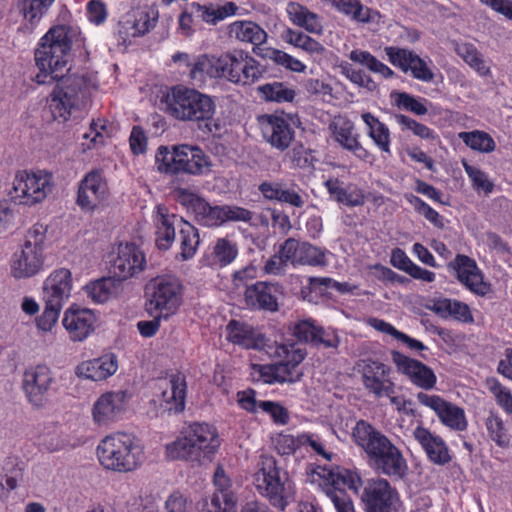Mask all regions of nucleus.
Listing matches in <instances>:
<instances>
[{
	"label": "nucleus",
	"mask_w": 512,
	"mask_h": 512,
	"mask_svg": "<svg viewBox=\"0 0 512 512\" xmlns=\"http://www.w3.org/2000/svg\"><path fill=\"white\" fill-rule=\"evenodd\" d=\"M261 125L264 139L279 151H285L295 138L290 121L283 116L265 115Z\"/></svg>",
	"instance_id": "nucleus-22"
},
{
	"label": "nucleus",
	"mask_w": 512,
	"mask_h": 512,
	"mask_svg": "<svg viewBox=\"0 0 512 512\" xmlns=\"http://www.w3.org/2000/svg\"><path fill=\"white\" fill-rule=\"evenodd\" d=\"M62 307L58 304L45 302L43 313L36 319L37 327L45 332L50 331L56 324Z\"/></svg>",
	"instance_id": "nucleus-63"
},
{
	"label": "nucleus",
	"mask_w": 512,
	"mask_h": 512,
	"mask_svg": "<svg viewBox=\"0 0 512 512\" xmlns=\"http://www.w3.org/2000/svg\"><path fill=\"white\" fill-rule=\"evenodd\" d=\"M299 265L325 266V251L309 242H301Z\"/></svg>",
	"instance_id": "nucleus-58"
},
{
	"label": "nucleus",
	"mask_w": 512,
	"mask_h": 512,
	"mask_svg": "<svg viewBox=\"0 0 512 512\" xmlns=\"http://www.w3.org/2000/svg\"><path fill=\"white\" fill-rule=\"evenodd\" d=\"M330 197L339 204L348 207L361 206L365 203V196L356 185L347 184L338 178H329L324 183Z\"/></svg>",
	"instance_id": "nucleus-34"
},
{
	"label": "nucleus",
	"mask_w": 512,
	"mask_h": 512,
	"mask_svg": "<svg viewBox=\"0 0 512 512\" xmlns=\"http://www.w3.org/2000/svg\"><path fill=\"white\" fill-rule=\"evenodd\" d=\"M413 435L431 462L437 465H445L451 461L448 447L440 436L432 434L422 426H417Z\"/></svg>",
	"instance_id": "nucleus-31"
},
{
	"label": "nucleus",
	"mask_w": 512,
	"mask_h": 512,
	"mask_svg": "<svg viewBox=\"0 0 512 512\" xmlns=\"http://www.w3.org/2000/svg\"><path fill=\"white\" fill-rule=\"evenodd\" d=\"M219 446L220 439L214 426L194 422L187 427L183 437L167 445L166 452L173 460L200 463L202 459H210Z\"/></svg>",
	"instance_id": "nucleus-5"
},
{
	"label": "nucleus",
	"mask_w": 512,
	"mask_h": 512,
	"mask_svg": "<svg viewBox=\"0 0 512 512\" xmlns=\"http://www.w3.org/2000/svg\"><path fill=\"white\" fill-rule=\"evenodd\" d=\"M352 437L366 453L368 464L375 472L393 480H403L407 476L409 468L402 451L372 424L357 421Z\"/></svg>",
	"instance_id": "nucleus-2"
},
{
	"label": "nucleus",
	"mask_w": 512,
	"mask_h": 512,
	"mask_svg": "<svg viewBox=\"0 0 512 512\" xmlns=\"http://www.w3.org/2000/svg\"><path fill=\"white\" fill-rule=\"evenodd\" d=\"M178 234L181 251L177 258L182 261L189 260L195 255L200 243L198 229L184 220Z\"/></svg>",
	"instance_id": "nucleus-43"
},
{
	"label": "nucleus",
	"mask_w": 512,
	"mask_h": 512,
	"mask_svg": "<svg viewBox=\"0 0 512 512\" xmlns=\"http://www.w3.org/2000/svg\"><path fill=\"white\" fill-rule=\"evenodd\" d=\"M458 138L470 149L481 153H491L496 148L494 139L482 130L460 132Z\"/></svg>",
	"instance_id": "nucleus-45"
},
{
	"label": "nucleus",
	"mask_w": 512,
	"mask_h": 512,
	"mask_svg": "<svg viewBox=\"0 0 512 512\" xmlns=\"http://www.w3.org/2000/svg\"><path fill=\"white\" fill-rule=\"evenodd\" d=\"M221 206H211L204 198L197 204L193 214L196 221L203 226H221Z\"/></svg>",
	"instance_id": "nucleus-50"
},
{
	"label": "nucleus",
	"mask_w": 512,
	"mask_h": 512,
	"mask_svg": "<svg viewBox=\"0 0 512 512\" xmlns=\"http://www.w3.org/2000/svg\"><path fill=\"white\" fill-rule=\"evenodd\" d=\"M221 225L226 222H249L253 218V212L235 205H221Z\"/></svg>",
	"instance_id": "nucleus-61"
},
{
	"label": "nucleus",
	"mask_w": 512,
	"mask_h": 512,
	"mask_svg": "<svg viewBox=\"0 0 512 512\" xmlns=\"http://www.w3.org/2000/svg\"><path fill=\"white\" fill-rule=\"evenodd\" d=\"M384 51L393 66L398 67L404 73L408 72V66L414 54L413 51L394 46L386 47Z\"/></svg>",
	"instance_id": "nucleus-62"
},
{
	"label": "nucleus",
	"mask_w": 512,
	"mask_h": 512,
	"mask_svg": "<svg viewBox=\"0 0 512 512\" xmlns=\"http://www.w3.org/2000/svg\"><path fill=\"white\" fill-rule=\"evenodd\" d=\"M149 305L151 311H156L167 319L173 315L182 302V285L172 277L155 279L148 287Z\"/></svg>",
	"instance_id": "nucleus-9"
},
{
	"label": "nucleus",
	"mask_w": 512,
	"mask_h": 512,
	"mask_svg": "<svg viewBox=\"0 0 512 512\" xmlns=\"http://www.w3.org/2000/svg\"><path fill=\"white\" fill-rule=\"evenodd\" d=\"M448 268L455 273L456 279L477 296H486L492 291L491 284L484 281V275L476 261L467 255L457 254L449 262Z\"/></svg>",
	"instance_id": "nucleus-13"
},
{
	"label": "nucleus",
	"mask_w": 512,
	"mask_h": 512,
	"mask_svg": "<svg viewBox=\"0 0 512 512\" xmlns=\"http://www.w3.org/2000/svg\"><path fill=\"white\" fill-rule=\"evenodd\" d=\"M431 310L444 319L451 317L463 323H472L474 321L470 307L458 300L449 298L436 299L433 301Z\"/></svg>",
	"instance_id": "nucleus-37"
},
{
	"label": "nucleus",
	"mask_w": 512,
	"mask_h": 512,
	"mask_svg": "<svg viewBox=\"0 0 512 512\" xmlns=\"http://www.w3.org/2000/svg\"><path fill=\"white\" fill-rule=\"evenodd\" d=\"M282 39L309 54L321 55L325 51L324 46L312 37L304 34L303 32L294 31L290 28L283 31Z\"/></svg>",
	"instance_id": "nucleus-46"
},
{
	"label": "nucleus",
	"mask_w": 512,
	"mask_h": 512,
	"mask_svg": "<svg viewBox=\"0 0 512 512\" xmlns=\"http://www.w3.org/2000/svg\"><path fill=\"white\" fill-rule=\"evenodd\" d=\"M123 289L124 285L112 275L96 280L86 286L88 296L97 303H103L110 297L119 296Z\"/></svg>",
	"instance_id": "nucleus-39"
},
{
	"label": "nucleus",
	"mask_w": 512,
	"mask_h": 512,
	"mask_svg": "<svg viewBox=\"0 0 512 512\" xmlns=\"http://www.w3.org/2000/svg\"><path fill=\"white\" fill-rule=\"evenodd\" d=\"M416 398L420 404L432 409L443 425L455 431L467 429L468 422L465 412L459 406L446 401L439 395H430L424 392H419Z\"/></svg>",
	"instance_id": "nucleus-15"
},
{
	"label": "nucleus",
	"mask_w": 512,
	"mask_h": 512,
	"mask_svg": "<svg viewBox=\"0 0 512 512\" xmlns=\"http://www.w3.org/2000/svg\"><path fill=\"white\" fill-rule=\"evenodd\" d=\"M244 293L248 307L269 312L278 311V296L282 294V286L278 283L257 281L247 285Z\"/></svg>",
	"instance_id": "nucleus-20"
},
{
	"label": "nucleus",
	"mask_w": 512,
	"mask_h": 512,
	"mask_svg": "<svg viewBox=\"0 0 512 512\" xmlns=\"http://www.w3.org/2000/svg\"><path fill=\"white\" fill-rule=\"evenodd\" d=\"M77 32L72 27H52L40 40L35 51V61L40 72L35 76L38 84L54 81L56 85L50 95L49 108L55 120L67 121L73 110L79 109L87 97L86 83L78 76L65 75L72 39Z\"/></svg>",
	"instance_id": "nucleus-1"
},
{
	"label": "nucleus",
	"mask_w": 512,
	"mask_h": 512,
	"mask_svg": "<svg viewBox=\"0 0 512 512\" xmlns=\"http://www.w3.org/2000/svg\"><path fill=\"white\" fill-rule=\"evenodd\" d=\"M362 385L369 395L375 399L391 397L395 394V383L391 380L390 366L379 360L367 357L358 363Z\"/></svg>",
	"instance_id": "nucleus-8"
},
{
	"label": "nucleus",
	"mask_w": 512,
	"mask_h": 512,
	"mask_svg": "<svg viewBox=\"0 0 512 512\" xmlns=\"http://www.w3.org/2000/svg\"><path fill=\"white\" fill-rule=\"evenodd\" d=\"M228 36L255 46L266 42L267 33L252 21H235L228 26Z\"/></svg>",
	"instance_id": "nucleus-38"
},
{
	"label": "nucleus",
	"mask_w": 512,
	"mask_h": 512,
	"mask_svg": "<svg viewBox=\"0 0 512 512\" xmlns=\"http://www.w3.org/2000/svg\"><path fill=\"white\" fill-rule=\"evenodd\" d=\"M393 117L395 121L401 126L402 130H409L415 136H418L421 139L434 141L438 138L434 130L414 120L411 117L403 114H394Z\"/></svg>",
	"instance_id": "nucleus-53"
},
{
	"label": "nucleus",
	"mask_w": 512,
	"mask_h": 512,
	"mask_svg": "<svg viewBox=\"0 0 512 512\" xmlns=\"http://www.w3.org/2000/svg\"><path fill=\"white\" fill-rule=\"evenodd\" d=\"M464 168L475 190L483 191L486 195L493 192L494 183L489 180L485 172L466 163H464Z\"/></svg>",
	"instance_id": "nucleus-60"
},
{
	"label": "nucleus",
	"mask_w": 512,
	"mask_h": 512,
	"mask_svg": "<svg viewBox=\"0 0 512 512\" xmlns=\"http://www.w3.org/2000/svg\"><path fill=\"white\" fill-rule=\"evenodd\" d=\"M157 18L145 10H132L121 17L117 24L115 36L118 43L126 45L132 38L143 36L156 24Z\"/></svg>",
	"instance_id": "nucleus-18"
},
{
	"label": "nucleus",
	"mask_w": 512,
	"mask_h": 512,
	"mask_svg": "<svg viewBox=\"0 0 512 512\" xmlns=\"http://www.w3.org/2000/svg\"><path fill=\"white\" fill-rule=\"evenodd\" d=\"M176 156V146H173L172 151L168 149L166 146H160L157 149L155 155V161L157 164V170L160 173L176 175L177 174V160Z\"/></svg>",
	"instance_id": "nucleus-56"
},
{
	"label": "nucleus",
	"mask_w": 512,
	"mask_h": 512,
	"mask_svg": "<svg viewBox=\"0 0 512 512\" xmlns=\"http://www.w3.org/2000/svg\"><path fill=\"white\" fill-rule=\"evenodd\" d=\"M239 7L234 2H226L224 5L192 3L191 10L195 17L207 24L216 25L228 16L235 15Z\"/></svg>",
	"instance_id": "nucleus-36"
},
{
	"label": "nucleus",
	"mask_w": 512,
	"mask_h": 512,
	"mask_svg": "<svg viewBox=\"0 0 512 512\" xmlns=\"http://www.w3.org/2000/svg\"><path fill=\"white\" fill-rule=\"evenodd\" d=\"M146 266L143 252L134 243H126L118 248L117 257L111 265V274L124 285L129 278L137 276Z\"/></svg>",
	"instance_id": "nucleus-17"
},
{
	"label": "nucleus",
	"mask_w": 512,
	"mask_h": 512,
	"mask_svg": "<svg viewBox=\"0 0 512 512\" xmlns=\"http://www.w3.org/2000/svg\"><path fill=\"white\" fill-rule=\"evenodd\" d=\"M118 369L117 356L113 353L103 355L89 361L82 362L76 368L79 377L93 381L105 380Z\"/></svg>",
	"instance_id": "nucleus-32"
},
{
	"label": "nucleus",
	"mask_w": 512,
	"mask_h": 512,
	"mask_svg": "<svg viewBox=\"0 0 512 512\" xmlns=\"http://www.w3.org/2000/svg\"><path fill=\"white\" fill-rule=\"evenodd\" d=\"M335 141L345 150L354 154L356 158L362 161H368L370 153L361 145L358 135L353 133V125L349 121L342 124H333L330 126Z\"/></svg>",
	"instance_id": "nucleus-35"
},
{
	"label": "nucleus",
	"mask_w": 512,
	"mask_h": 512,
	"mask_svg": "<svg viewBox=\"0 0 512 512\" xmlns=\"http://www.w3.org/2000/svg\"><path fill=\"white\" fill-rule=\"evenodd\" d=\"M226 332L229 342L245 349L262 350L269 346L263 334L243 322L231 320L226 326Z\"/></svg>",
	"instance_id": "nucleus-28"
},
{
	"label": "nucleus",
	"mask_w": 512,
	"mask_h": 512,
	"mask_svg": "<svg viewBox=\"0 0 512 512\" xmlns=\"http://www.w3.org/2000/svg\"><path fill=\"white\" fill-rule=\"evenodd\" d=\"M51 189L50 175L18 171L14 177L9 195L15 203L33 205L43 201Z\"/></svg>",
	"instance_id": "nucleus-7"
},
{
	"label": "nucleus",
	"mask_w": 512,
	"mask_h": 512,
	"mask_svg": "<svg viewBox=\"0 0 512 512\" xmlns=\"http://www.w3.org/2000/svg\"><path fill=\"white\" fill-rule=\"evenodd\" d=\"M391 98L397 107L416 115H425L428 112L427 107L419 99L407 92H392Z\"/></svg>",
	"instance_id": "nucleus-57"
},
{
	"label": "nucleus",
	"mask_w": 512,
	"mask_h": 512,
	"mask_svg": "<svg viewBox=\"0 0 512 512\" xmlns=\"http://www.w3.org/2000/svg\"><path fill=\"white\" fill-rule=\"evenodd\" d=\"M161 102L170 116L180 121L197 122L204 134L215 135L221 130L219 120L214 119L216 103L207 94L177 85L170 88Z\"/></svg>",
	"instance_id": "nucleus-3"
},
{
	"label": "nucleus",
	"mask_w": 512,
	"mask_h": 512,
	"mask_svg": "<svg viewBox=\"0 0 512 512\" xmlns=\"http://www.w3.org/2000/svg\"><path fill=\"white\" fill-rule=\"evenodd\" d=\"M342 74L348 78L352 83L367 89L368 91H375L377 84L375 81L362 70H356L352 65L346 63L341 65Z\"/></svg>",
	"instance_id": "nucleus-59"
},
{
	"label": "nucleus",
	"mask_w": 512,
	"mask_h": 512,
	"mask_svg": "<svg viewBox=\"0 0 512 512\" xmlns=\"http://www.w3.org/2000/svg\"><path fill=\"white\" fill-rule=\"evenodd\" d=\"M238 50L224 52L220 55H213L215 78L233 80L234 64Z\"/></svg>",
	"instance_id": "nucleus-52"
},
{
	"label": "nucleus",
	"mask_w": 512,
	"mask_h": 512,
	"mask_svg": "<svg viewBox=\"0 0 512 512\" xmlns=\"http://www.w3.org/2000/svg\"><path fill=\"white\" fill-rule=\"evenodd\" d=\"M96 316L92 310L71 306L66 310L62 323L73 341H83L93 331Z\"/></svg>",
	"instance_id": "nucleus-26"
},
{
	"label": "nucleus",
	"mask_w": 512,
	"mask_h": 512,
	"mask_svg": "<svg viewBox=\"0 0 512 512\" xmlns=\"http://www.w3.org/2000/svg\"><path fill=\"white\" fill-rule=\"evenodd\" d=\"M361 499L366 512H397L398 492L383 478L370 479L363 488Z\"/></svg>",
	"instance_id": "nucleus-11"
},
{
	"label": "nucleus",
	"mask_w": 512,
	"mask_h": 512,
	"mask_svg": "<svg viewBox=\"0 0 512 512\" xmlns=\"http://www.w3.org/2000/svg\"><path fill=\"white\" fill-rule=\"evenodd\" d=\"M55 0H12V7L31 25H36Z\"/></svg>",
	"instance_id": "nucleus-40"
},
{
	"label": "nucleus",
	"mask_w": 512,
	"mask_h": 512,
	"mask_svg": "<svg viewBox=\"0 0 512 512\" xmlns=\"http://www.w3.org/2000/svg\"><path fill=\"white\" fill-rule=\"evenodd\" d=\"M257 90L266 101L277 103L292 102L296 96L294 89L277 81L261 85Z\"/></svg>",
	"instance_id": "nucleus-48"
},
{
	"label": "nucleus",
	"mask_w": 512,
	"mask_h": 512,
	"mask_svg": "<svg viewBox=\"0 0 512 512\" xmlns=\"http://www.w3.org/2000/svg\"><path fill=\"white\" fill-rule=\"evenodd\" d=\"M177 174L204 175L211 171L210 157L198 146H176Z\"/></svg>",
	"instance_id": "nucleus-23"
},
{
	"label": "nucleus",
	"mask_w": 512,
	"mask_h": 512,
	"mask_svg": "<svg viewBox=\"0 0 512 512\" xmlns=\"http://www.w3.org/2000/svg\"><path fill=\"white\" fill-rule=\"evenodd\" d=\"M489 390L494 395L497 404L507 413L512 414V394L510 390L497 380L489 383Z\"/></svg>",
	"instance_id": "nucleus-64"
},
{
	"label": "nucleus",
	"mask_w": 512,
	"mask_h": 512,
	"mask_svg": "<svg viewBox=\"0 0 512 512\" xmlns=\"http://www.w3.org/2000/svg\"><path fill=\"white\" fill-rule=\"evenodd\" d=\"M100 464L107 470L131 472L144 462L140 440L128 433H114L103 438L97 446Z\"/></svg>",
	"instance_id": "nucleus-4"
},
{
	"label": "nucleus",
	"mask_w": 512,
	"mask_h": 512,
	"mask_svg": "<svg viewBox=\"0 0 512 512\" xmlns=\"http://www.w3.org/2000/svg\"><path fill=\"white\" fill-rule=\"evenodd\" d=\"M184 219L176 214H168L164 212L162 207H158V215L155 220V244L159 250H168L176 235V230H180Z\"/></svg>",
	"instance_id": "nucleus-33"
},
{
	"label": "nucleus",
	"mask_w": 512,
	"mask_h": 512,
	"mask_svg": "<svg viewBox=\"0 0 512 512\" xmlns=\"http://www.w3.org/2000/svg\"><path fill=\"white\" fill-rule=\"evenodd\" d=\"M108 187L103 172L94 169L79 182L76 204L85 212L95 210L107 197Z\"/></svg>",
	"instance_id": "nucleus-16"
},
{
	"label": "nucleus",
	"mask_w": 512,
	"mask_h": 512,
	"mask_svg": "<svg viewBox=\"0 0 512 512\" xmlns=\"http://www.w3.org/2000/svg\"><path fill=\"white\" fill-rule=\"evenodd\" d=\"M43 266V247L26 240L19 252L12 258L11 272L15 278H29L37 274Z\"/></svg>",
	"instance_id": "nucleus-21"
},
{
	"label": "nucleus",
	"mask_w": 512,
	"mask_h": 512,
	"mask_svg": "<svg viewBox=\"0 0 512 512\" xmlns=\"http://www.w3.org/2000/svg\"><path fill=\"white\" fill-rule=\"evenodd\" d=\"M391 359L396 371L405 376L413 385L423 390H431L435 387L437 377L429 366L397 350L391 351Z\"/></svg>",
	"instance_id": "nucleus-14"
},
{
	"label": "nucleus",
	"mask_w": 512,
	"mask_h": 512,
	"mask_svg": "<svg viewBox=\"0 0 512 512\" xmlns=\"http://www.w3.org/2000/svg\"><path fill=\"white\" fill-rule=\"evenodd\" d=\"M72 274L69 269L59 268L51 272L43 283L44 302L63 306L72 290Z\"/></svg>",
	"instance_id": "nucleus-27"
},
{
	"label": "nucleus",
	"mask_w": 512,
	"mask_h": 512,
	"mask_svg": "<svg viewBox=\"0 0 512 512\" xmlns=\"http://www.w3.org/2000/svg\"><path fill=\"white\" fill-rule=\"evenodd\" d=\"M290 20L297 26L305 28L311 33H320L322 26L317 15L297 3H289L287 8Z\"/></svg>",
	"instance_id": "nucleus-44"
},
{
	"label": "nucleus",
	"mask_w": 512,
	"mask_h": 512,
	"mask_svg": "<svg viewBox=\"0 0 512 512\" xmlns=\"http://www.w3.org/2000/svg\"><path fill=\"white\" fill-rule=\"evenodd\" d=\"M270 356L279 358L274 364L276 383H296L301 380L303 372L297 367L305 359L306 352L295 344L275 342L266 351Z\"/></svg>",
	"instance_id": "nucleus-10"
},
{
	"label": "nucleus",
	"mask_w": 512,
	"mask_h": 512,
	"mask_svg": "<svg viewBox=\"0 0 512 512\" xmlns=\"http://www.w3.org/2000/svg\"><path fill=\"white\" fill-rule=\"evenodd\" d=\"M189 77L196 84H202L205 77L215 78L213 55H200L190 65Z\"/></svg>",
	"instance_id": "nucleus-51"
},
{
	"label": "nucleus",
	"mask_w": 512,
	"mask_h": 512,
	"mask_svg": "<svg viewBox=\"0 0 512 512\" xmlns=\"http://www.w3.org/2000/svg\"><path fill=\"white\" fill-rule=\"evenodd\" d=\"M126 393L108 392L101 395L93 405V419L98 425H109L118 421L125 411Z\"/></svg>",
	"instance_id": "nucleus-24"
},
{
	"label": "nucleus",
	"mask_w": 512,
	"mask_h": 512,
	"mask_svg": "<svg viewBox=\"0 0 512 512\" xmlns=\"http://www.w3.org/2000/svg\"><path fill=\"white\" fill-rule=\"evenodd\" d=\"M349 58L351 61L366 66L370 71L378 73L386 79L394 75V72L386 64L379 61L368 51L359 49L352 50L349 54Z\"/></svg>",
	"instance_id": "nucleus-49"
},
{
	"label": "nucleus",
	"mask_w": 512,
	"mask_h": 512,
	"mask_svg": "<svg viewBox=\"0 0 512 512\" xmlns=\"http://www.w3.org/2000/svg\"><path fill=\"white\" fill-rule=\"evenodd\" d=\"M213 482L216 492L199 502V512H235L236 500L229 491L230 479L221 466L216 468Z\"/></svg>",
	"instance_id": "nucleus-19"
},
{
	"label": "nucleus",
	"mask_w": 512,
	"mask_h": 512,
	"mask_svg": "<svg viewBox=\"0 0 512 512\" xmlns=\"http://www.w3.org/2000/svg\"><path fill=\"white\" fill-rule=\"evenodd\" d=\"M237 255L238 248L234 242L227 238H219L213 247L211 265L225 267L231 264Z\"/></svg>",
	"instance_id": "nucleus-47"
},
{
	"label": "nucleus",
	"mask_w": 512,
	"mask_h": 512,
	"mask_svg": "<svg viewBox=\"0 0 512 512\" xmlns=\"http://www.w3.org/2000/svg\"><path fill=\"white\" fill-rule=\"evenodd\" d=\"M186 380L183 375L170 376L167 387L161 392L160 406L163 412L180 413L185 409Z\"/></svg>",
	"instance_id": "nucleus-30"
},
{
	"label": "nucleus",
	"mask_w": 512,
	"mask_h": 512,
	"mask_svg": "<svg viewBox=\"0 0 512 512\" xmlns=\"http://www.w3.org/2000/svg\"><path fill=\"white\" fill-rule=\"evenodd\" d=\"M255 481L259 493L276 508L284 510L294 498V485L288 473L278 468L275 461L267 463L256 474Z\"/></svg>",
	"instance_id": "nucleus-6"
},
{
	"label": "nucleus",
	"mask_w": 512,
	"mask_h": 512,
	"mask_svg": "<svg viewBox=\"0 0 512 512\" xmlns=\"http://www.w3.org/2000/svg\"><path fill=\"white\" fill-rule=\"evenodd\" d=\"M53 374L45 365H37L24 372L22 386L28 401L35 407H43L49 400Z\"/></svg>",
	"instance_id": "nucleus-12"
},
{
	"label": "nucleus",
	"mask_w": 512,
	"mask_h": 512,
	"mask_svg": "<svg viewBox=\"0 0 512 512\" xmlns=\"http://www.w3.org/2000/svg\"><path fill=\"white\" fill-rule=\"evenodd\" d=\"M454 50L456 54L479 75L487 76L490 74V68L485 64L482 54L474 44L468 42H456L454 44Z\"/></svg>",
	"instance_id": "nucleus-41"
},
{
	"label": "nucleus",
	"mask_w": 512,
	"mask_h": 512,
	"mask_svg": "<svg viewBox=\"0 0 512 512\" xmlns=\"http://www.w3.org/2000/svg\"><path fill=\"white\" fill-rule=\"evenodd\" d=\"M361 118L368 127V136L374 141L381 151L390 153L389 128L370 112L363 113Z\"/></svg>",
	"instance_id": "nucleus-42"
},
{
	"label": "nucleus",
	"mask_w": 512,
	"mask_h": 512,
	"mask_svg": "<svg viewBox=\"0 0 512 512\" xmlns=\"http://www.w3.org/2000/svg\"><path fill=\"white\" fill-rule=\"evenodd\" d=\"M258 190L266 200L285 203L296 208H302L307 197L299 186L280 181H264L258 186Z\"/></svg>",
	"instance_id": "nucleus-25"
},
{
	"label": "nucleus",
	"mask_w": 512,
	"mask_h": 512,
	"mask_svg": "<svg viewBox=\"0 0 512 512\" xmlns=\"http://www.w3.org/2000/svg\"><path fill=\"white\" fill-rule=\"evenodd\" d=\"M485 426L489 437L499 446L507 447L509 445V437L504 427L502 419L494 413H490L486 418Z\"/></svg>",
	"instance_id": "nucleus-54"
},
{
	"label": "nucleus",
	"mask_w": 512,
	"mask_h": 512,
	"mask_svg": "<svg viewBox=\"0 0 512 512\" xmlns=\"http://www.w3.org/2000/svg\"><path fill=\"white\" fill-rule=\"evenodd\" d=\"M265 73V67L254 57L246 51L238 50L231 83L243 86L253 85L263 78Z\"/></svg>",
	"instance_id": "nucleus-29"
},
{
	"label": "nucleus",
	"mask_w": 512,
	"mask_h": 512,
	"mask_svg": "<svg viewBox=\"0 0 512 512\" xmlns=\"http://www.w3.org/2000/svg\"><path fill=\"white\" fill-rule=\"evenodd\" d=\"M405 199L414 207V209L423 215L429 222L437 228H444L445 223L443 217L420 197L408 193L405 194Z\"/></svg>",
	"instance_id": "nucleus-55"
}]
</instances>
